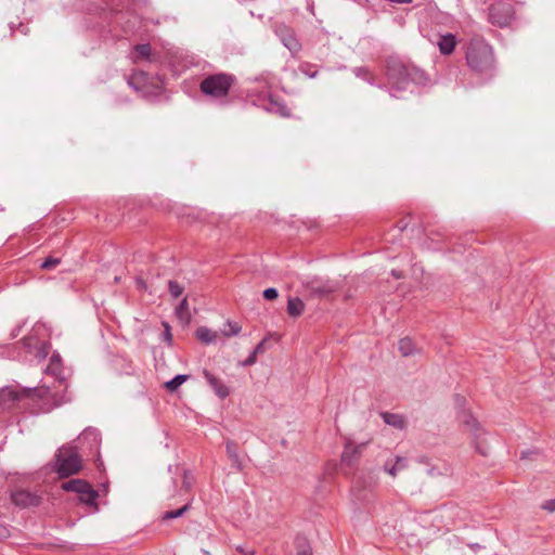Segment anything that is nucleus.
Returning a JSON list of instances; mask_svg holds the SVG:
<instances>
[{
    "label": "nucleus",
    "mask_w": 555,
    "mask_h": 555,
    "mask_svg": "<svg viewBox=\"0 0 555 555\" xmlns=\"http://www.w3.org/2000/svg\"><path fill=\"white\" fill-rule=\"evenodd\" d=\"M386 77L389 85L390 95L393 98H398L397 92L406 90L411 82L415 85H423L427 80L426 75L422 69L406 66L397 59H390L387 61Z\"/></svg>",
    "instance_id": "f257e3e1"
},
{
    "label": "nucleus",
    "mask_w": 555,
    "mask_h": 555,
    "mask_svg": "<svg viewBox=\"0 0 555 555\" xmlns=\"http://www.w3.org/2000/svg\"><path fill=\"white\" fill-rule=\"evenodd\" d=\"M466 61L473 70L487 73L494 64L492 48L480 38L472 39L467 47Z\"/></svg>",
    "instance_id": "f03ea898"
},
{
    "label": "nucleus",
    "mask_w": 555,
    "mask_h": 555,
    "mask_svg": "<svg viewBox=\"0 0 555 555\" xmlns=\"http://www.w3.org/2000/svg\"><path fill=\"white\" fill-rule=\"evenodd\" d=\"M235 77L228 73H217L206 76L199 83L201 92L211 99L221 100L228 96Z\"/></svg>",
    "instance_id": "7ed1b4c3"
},
{
    "label": "nucleus",
    "mask_w": 555,
    "mask_h": 555,
    "mask_svg": "<svg viewBox=\"0 0 555 555\" xmlns=\"http://www.w3.org/2000/svg\"><path fill=\"white\" fill-rule=\"evenodd\" d=\"M81 468V459L74 447H63L55 455V470L60 477H68Z\"/></svg>",
    "instance_id": "20e7f679"
},
{
    "label": "nucleus",
    "mask_w": 555,
    "mask_h": 555,
    "mask_svg": "<svg viewBox=\"0 0 555 555\" xmlns=\"http://www.w3.org/2000/svg\"><path fill=\"white\" fill-rule=\"evenodd\" d=\"M302 286L311 296L323 297L333 293L336 288L335 284L327 280L313 276L302 282Z\"/></svg>",
    "instance_id": "39448f33"
},
{
    "label": "nucleus",
    "mask_w": 555,
    "mask_h": 555,
    "mask_svg": "<svg viewBox=\"0 0 555 555\" xmlns=\"http://www.w3.org/2000/svg\"><path fill=\"white\" fill-rule=\"evenodd\" d=\"M274 33L282 41L283 46L287 48L292 54H296L301 49V43L296 38L294 30L285 24H275Z\"/></svg>",
    "instance_id": "423d86ee"
},
{
    "label": "nucleus",
    "mask_w": 555,
    "mask_h": 555,
    "mask_svg": "<svg viewBox=\"0 0 555 555\" xmlns=\"http://www.w3.org/2000/svg\"><path fill=\"white\" fill-rule=\"evenodd\" d=\"M461 422L467 426L475 438V449L481 455L486 456L489 453V448L483 446L482 442H478V439L482 436V429L478 423V421L469 413H463L461 416Z\"/></svg>",
    "instance_id": "0eeeda50"
},
{
    "label": "nucleus",
    "mask_w": 555,
    "mask_h": 555,
    "mask_svg": "<svg viewBox=\"0 0 555 555\" xmlns=\"http://www.w3.org/2000/svg\"><path fill=\"white\" fill-rule=\"evenodd\" d=\"M366 443H360L353 446L351 441H347L345 443V449L341 454V466L345 468H352L356 463L359 461L362 451L364 450Z\"/></svg>",
    "instance_id": "6e6552de"
},
{
    "label": "nucleus",
    "mask_w": 555,
    "mask_h": 555,
    "mask_svg": "<svg viewBox=\"0 0 555 555\" xmlns=\"http://www.w3.org/2000/svg\"><path fill=\"white\" fill-rule=\"evenodd\" d=\"M11 499L16 506L23 508L38 506L41 502V498L39 495L24 489L13 491L11 493Z\"/></svg>",
    "instance_id": "1a4fd4ad"
},
{
    "label": "nucleus",
    "mask_w": 555,
    "mask_h": 555,
    "mask_svg": "<svg viewBox=\"0 0 555 555\" xmlns=\"http://www.w3.org/2000/svg\"><path fill=\"white\" fill-rule=\"evenodd\" d=\"M408 464L409 462L406 457L395 455L384 463L383 470L391 477H396L408 468Z\"/></svg>",
    "instance_id": "9d476101"
},
{
    "label": "nucleus",
    "mask_w": 555,
    "mask_h": 555,
    "mask_svg": "<svg viewBox=\"0 0 555 555\" xmlns=\"http://www.w3.org/2000/svg\"><path fill=\"white\" fill-rule=\"evenodd\" d=\"M207 383L212 388L215 393L220 398L224 399L230 395L229 388L220 380L218 377H216L214 374H211L209 371L204 370L203 372Z\"/></svg>",
    "instance_id": "9b49d317"
},
{
    "label": "nucleus",
    "mask_w": 555,
    "mask_h": 555,
    "mask_svg": "<svg viewBox=\"0 0 555 555\" xmlns=\"http://www.w3.org/2000/svg\"><path fill=\"white\" fill-rule=\"evenodd\" d=\"M437 46L441 54L449 55L453 52L456 46V38L452 34H446L439 36Z\"/></svg>",
    "instance_id": "f8f14e48"
},
{
    "label": "nucleus",
    "mask_w": 555,
    "mask_h": 555,
    "mask_svg": "<svg viewBox=\"0 0 555 555\" xmlns=\"http://www.w3.org/2000/svg\"><path fill=\"white\" fill-rule=\"evenodd\" d=\"M78 439L80 443L87 442L90 450L96 449L101 440L100 433L95 428L83 430Z\"/></svg>",
    "instance_id": "ddd939ff"
},
{
    "label": "nucleus",
    "mask_w": 555,
    "mask_h": 555,
    "mask_svg": "<svg viewBox=\"0 0 555 555\" xmlns=\"http://www.w3.org/2000/svg\"><path fill=\"white\" fill-rule=\"evenodd\" d=\"M62 488L65 491L76 492L80 495V494H86V492L88 490H90L92 488V486L82 479H72V480L64 482L62 485Z\"/></svg>",
    "instance_id": "4468645a"
},
{
    "label": "nucleus",
    "mask_w": 555,
    "mask_h": 555,
    "mask_svg": "<svg viewBox=\"0 0 555 555\" xmlns=\"http://www.w3.org/2000/svg\"><path fill=\"white\" fill-rule=\"evenodd\" d=\"M20 399L18 393L12 388L5 387L0 389V408L9 409L14 402Z\"/></svg>",
    "instance_id": "2eb2a0df"
},
{
    "label": "nucleus",
    "mask_w": 555,
    "mask_h": 555,
    "mask_svg": "<svg viewBox=\"0 0 555 555\" xmlns=\"http://www.w3.org/2000/svg\"><path fill=\"white\" fill-rule=\"evenodd\" d=\"M266 109L282 117H287L289 115L287 106L282 101L273 96L269 98Z\"/></svg>",
    "instance_id": "dca6fc26"
},
{
    "label": "nucleus",
    "mask_w": 555,
    "mask_h": 555,
    "mask_svg": "<svg viewBox=\"0 0 555 555\" xmlns=\"http://www.w3.org/2000/svg\"><path fill=\"white\" fill-rule=\"evenodd\" d=\"M305 311V302L299 297H289L287 300V313L292 318L300 317Z\"/></svg>",
    "instance_id": "f3484780"
},
{
    "label": "nucleus",
    "mask_w": 555,
    "mask_h": 555,
    "mask_svg": "<svg viewBox=\"0 0 555 555\" xmlns=\"http://www.w3.org/2000/svg\"><path fill=\"white\" fill-rule=\"evenodd\" d=\"M380 416L387 425L393 428L403 429L405 427V420L400 414L383 412Z\"/></svg>",
    "instance_id": "a211bd4d"
},
{
    "label": "nucleus",
    "mask_w": 555,
    "mask_h": 555,
    "mask_svg": "<svg viewBox=\"0 0 555 555\" xmlns=\"http://www.w3.org/2000/svg\"><path fill=\"white\" fill-rule=\"evenodd\" d=\"M225 449L232 465L238 470L242 469V459L237 451V444L233 441H227Z\"/></svg>",
    "instance_id": "6ab92c4d"
},
{
    "label": "nucleus",
    "mask_w": 555,
    "mask_h": 555,
    "mask_svg": "<svg viewBox=\"0 0 555 555\" xmlns=\"http://www.w3.org/2000/svg\"><path fill=\"white\" fill-rule=\"evenodd\" d=\"M218 333L208 327H199L196 331V337L205 344H215L218 339Z\"/></svg>",
    "instance_id": "aec40b11"
},
{
    "label": "nucleus",
    "mask_w": 555,
    "mask_h": 555,
    "mask_svg": "<svg viewBox=\"0 0 555 555\" xmlns=\"http://www.w3.org/2000/svg\"><path fill=\"white\" fill-rule=\"evenodd\" d=\"M295 548H296L297 555H312L311 545H310L309 541L307 540V538L304 535L296 537Z\"/></svg>",
    "instance_id": "412c9836"
},
{
    "label": "nucleus",
    "mask_w": 555,
    "mask_h": 555,
    "mask_svg": "<svg viewBox=\"0 0 555 555\" xmlns=\"http://www.w3.org/2000/svg\"><path fill=\"white\" fill-rule=\"evenodd\" d=\"M398 348L403 357L412 356L416 351L414 341L409 337L400 339L398 343Z\"/></svg>",
    "instance_id": "4be33fe9"
},
{
    "label": "nucleus",
    "mask_w": 555,
    "mask_h": 555,
    "mask_svg": "<svg viewBox=\"0 0 555 555\" xmlns=\"http://www.w3.org/2000/svg\"><path fill=\"white\" fill-rule=\"evenodd\" d=\"M176 314L178 319L184 323H189L191 320V313L189 310V302L186 298H183L176 308Z\"/></svg>",
    "instance_id": "5701e85b"
},
{
    "label": "nucleus",
    "mask_w": 555,
    "mask_h": 555,
    "mask_svg": "<svg viewBox=\"0 0 555 555\" xmlns=\"http://www.w3.org/2000/svg\"><path fill=\"white\" fill-rule=\"evenodd\" d=\"M134 52L137 54V56L134 59L135 62L139 59H144V60H147L150 62L154 61V56L151 53V46L149 43L137 44L134 47Z\"/></svg>",
    "instance_id": "b1692460"
},
{
    "label": "nucleus",
    "mask_w": 555,
    "mask_h": 555,
    "mask_svg": "<svg viewBox=\"0 0 555 555\" xmlns=\"http://www.w3.org/2000/svg\"><path fill=\"white\" fill-rule=\"evenodd\" d=\"M489 20L492 24L498 25L500 27L506 26L508 24V16H501L499 14L498 8H491L489 12Z\"/></svg>",
    "instance_id": "393cba45"
},
{
    "label": "nucleus",
    "mask_w": 555,
    "mask_h": 555,
    "mask_svg": "<svg viewBox=\"0 0 555 555\" xmlns=\"http://www.w3.org/2000/svg\"><path fill=\"white\" fill-rule=\"evenodd\" d=\"M242 326L237 322L227 321L221 333L224 337H232L240 334Z\"/></svg>",
    "instance_id": "a878e982"
},
{
    "label": "nucleus",
    "mask_w": 555,
    "mask_h": 555,
    "mask_svg": "<svg viewBox=\"0 0 555 555\" xmlns=\"http://www.w3.org/2000/svg\"><path fill=\"white\" fill-rule=\"evenodd\" d=\"M188 378V375L179 374L168 380L165 386L169 391H176Z\"/></svg>",
    "instance_id": "bb28decb"
},
{
    "label": "nucleus",
    "mask_w": 555,
    "mask_h": 555,
    "mask_svg": "<svg viewBox=\"0 0 555 555\" xmlns=\"http://www.w3.org/2000/svg\"><path fill=\"white\" fill-rule=\"evenodd\" d=\"M98 495H99L98 491H95L93 488H91L90 490H88L86 492V494H80L79 500H80V502H82L87 505H90V506H94L95 509H98L96 503H95Z\"/></svg>",
    "instance_id": "cd10ccee"
},
{
    "label": "nucleus",
    "mask_w": 555,
    "mask_h": 555,
    "mask_svg": "<svg viewBox=\"0 0 555 555\" xmlns=\"http://www.w3.org/2000/svg\"><path fill=\"white\" fill-rule=\"evenodd\" d=\"M352 72L358 78L366 80L372 86L376 85L375 78L372 75H370L369 69L366 67H354Z\"/></svg>",
    "instance_id": "c85d7f7f"
},
{
    "label": "nucleus",
    "mask_w": 555,
    "mask_h": 555,
    "mask_svg": "<svg viewBox=\"0 0 555 555\" xmlns=\"http://www.w3.org/2000/svg\"><path fill=\"white\" fill-rule=\"evenodd\" d=\"M189 508H190V504H185L184 506H182L181 508H178L176 511H168L164 514L163 519L167 520V519H175V518L181 517L186 511H189Z\"/></svg>",
    "instance_id": "c756f323"
},
{
    "label": "nucleus",
    "mask_w": 555,
    "mask_h": 555,
    "mask_svg": "<svg viewBox=\"0 0 555 555\" xmlns=\"http://www.w3.org/2000/svg\"><path fill=\"white\" fill-rule=\"evenodd\" d=\"M168 288H169L170 295L173 298H178L179 296H181L184 291V287L182 285H180L177 281H172V280H170L168 282Z\"/></svg>",
    "instance_id": "7c9ffc66"
},
{
    "label": "nucleus",
    "mask_w": 555,
    "mask_h": 555,
    "mask_svg": "<svg viewBox=\"0 0 555 555\" xmlns=\"http://www.w3.org/2000/svg\"><path fill=\"white\" fill-rule=\"evenodd\" d=\"M44 372L46 374L53 375L59 380L60 384L64 382V377L62 376V365H53V369H51V364H49Z\"/></svg>",
    "instance_id": "2f4dec72"
},
{
    "label": "nucleus",
    "mask_w": 555,
    "mask_h": 555,
    "mask_svg": "<svg viewBox=\"0 0 555 555\" xmlns=\"http://www.w3.org/2000/svg\"><path fill=\"white\" fill-rule=\"evenodd\" d=\"M313 67H314V65L309 64V63H305V64L299 66V70L304 75L308 76L309 78H315L317 75H318V70L317 69L312 70Z\"/></svg>",
    "instance_id": "473e14b6"
},
{
    "label": "nucleus",
    "mask_w": 555,
    "mask_h": 555,
    "mask_svg": "<svg viewBox=\"0 0 555 555\" xmlns=\"http://www.w3.org/2000/svg\"><path fill=\"white\" fill-rule=\"evenodd\" d=\"M538 456H540L538 449H528L520 452V460H531L537 459Z\"/></svg>",
    "instance_id": "72a5a7b5"
},
{
    "label": "nucleus",
    "mask_w": 555,
    "mask_h": 555,
    "mask_svg": "<svg viewBox=\"0 0 555 555\" xmlns=\"http://www.w3.org/2000/svg\"><path fill=\"white\" fill-rule=\"evenodd\" d=\"M60 262H61V259H60V258L48 257V258H47V259L41 263V268H42V269H46V270H51V269L55 268Z\"/></svg>",
    "instance_id": "f704fd0d"
},
{
    "label": "nucleus",
    "mask_w": 555,
    "mask_h": 555,
    "mask_svg": "<svg viewBox=\"0 0 555 555\" xmlns=\"http://www.w3.org/2000/svg\"><path fill=\"white\" fill-rule=\"evenodd\" d=\"M49 345L47 343H42L40 347L37 349L36 357L38 359H44L49 353Z\"/></svg>",
    "instance_id": "c9c22d12"
},
{
    "label": "nucleus",
    "mask_w": 555,
    "mask_h": 555,
    "mask_svg": "<svg viewBox=\"0 0 555 555\" xmlns=\"http://www.w3.org/2000/svg\"><path fill=\"white\" fill-rule=\"evenodd\" d=\"M263 298L267 299V300H273L275 298H278L279 296V293H278V289L274 288V287H269L267 289L263 291Z\"/></svg>",
    "instance_id": "e433bc0d"
},
{
    "label": "nucleus",
    "mask_w": 555,
    "mask_h": 555,
    "mask_svg": "<svg viewBox=\"0 0 555 555\" xmlns=\"http://www.w3.org/2000/svg\"><path fill=\"white\" fill-rule=\"evenodd\" d=\"M541 507L551 513L555 512V499L545 501Z\"/></svg>",
    "instance_id": "4c0bfd02"
},
{
    "label": "nucleus",
    "mask_w": 555,
    "mask_h": 555,
    "mask_svg": "<svg viewBox=\"0 0 555 555\" xmlns=\"http://www.w3.org/2000/svg\"><path fill=\"white\" fill-rule=\"evenodd\" d=\"M257 361V357L255 356V353H250L243 362H242V365L243 366H250L253 364H255Z\"/></svg>",
    "instance_id": "58836bf2"
},
{
    "label": "nucleus",
    "mask_w": 555,
    "mask_h": 555,
    "mask_svg": "<svg viewBox=\"0 0 555 555\" xmlns=\"http://www.w3.org/2000/svg\"><path fill=\"white\" fill-rule=\"evenodd\" d=\"M51 364V369H53V365H56V366H60L62 365L61 363V356L59 353H53L50 358V363Z\"/></svg>",
    "instance_id": "ea45409f"
},
{
    "label": "nucleus",
    "mask_w": 555,
    "mask_h": 555,
    "mask_svg": "<svg viewBox=\"0 0 555 555\" xmlns=\"http://www.w3.org/2000/svg\"><path fill=\"white\" fill-rule=\"evenodd\" d=\"M192 480H193L192 476L188 472H185L184 476H183V487L186 490L192 487Z\"/></svg>",
    "instance_id": "a19ab883"
},
{
    "label": "nucleus",
    "mask_w": 555,
    "mask_h": 555,
    "mask_svg": "<svg viewBox=\"0 0 555 555\" xmlns=\"http://www.w3.org/2000/svg\"><path fill=\"white\" fill-rule=\"evenodd\" d=\"M264 350V340L260 341L254 349L253 353L257 357L259 353L263 352Z\"/></svg>",
    "instance_id": "79ce46f5"
},
{
    "label": "nucleus",
    "mask_w": 555,
    "mask_h": 555,
    "mask_svg": "<svg viewBox=\"0 0 555 555\" xmlns=\"http://www.w3.org/2000/svg\"><path fill=\"white\" fill-rule=\"evenodd\" d=\"M166 330H165V333H164V339L168 343H171V339H172V336H171V333H170V327L168 324L165 325Z\"/></svg>",
    "instance_id": "37998d69"
},
{
    "label": "nucleus",
    "mask_w": 555,
    "mask_h": 555,
    "mask_svg": "<svg viewBox=\"0 0 555 555\" xmlns=\"http://www.w3.org/2000/svg\"><path fill=\"white\" fill-rule=\"evenodd\" d=\"M35 391H39L40 396H47L50 392V387L41 385L38 389H35Z\"/></svg>",
    "instance_id": "c03bdc74"
},
{
    "label": "nucleus",
    "mask_w": 555,
    "mask_h": 555,
    "mask_svg": "<svg viewBox=\"0 0 555 555\" xmlns=\"http://www.w3.org/2000/svg\"><path fill=\"white\" fill-rule=\"evenodd\" d=\"M137 285H138V287H139V288H141V289H146V283H145V281H144V280H142V279H140V278H139V279H137Z\"/></svg>",
    "instance_id": "a18cd8bd"
},
{
    "label": "nucleus",
    "mask_w": 555,
    "mask_h": 555,
    "mask_svg": "<svg viewBox=\"0 0 555 555\" xmlns=\"http://www.w3.org/2000/svg\"><path fill=\"white\" fill-rule=\"evenodd\" d=\"M392 275H395L397 279H400L401 278V274L398 273L397 271L392 270Z\"/></svg>",
    "instance_id": "49530a36"
},
{
    "label": "nucleus",
    "mask_w": 555,
    "mask_h": 555,
    "mask_svg": "<svg viewBox=\"0 0 555 555\" xmlns=\"http://www.w3.org/2000/svg\"><path fill=\"white\" fill-rule=\"evenodd\" d=\"M204 554H205V555H210V553H209V552H207V551H204Z\"/></svg>",
    "instance_id": "de8ad7c7"
},
{
    "label": "nucleus",
    "mask_w": 555,
    "mask_h": 555,
    "mask_svg": "<svg viewBox=\"0 0 555 555\" xmlns=\"http://www.w3.org/2000/svg\"><path fill=\"white\" fill-rule=\"evenodd\" d=\"M245 555H254V553L253 552H248Z\"/></svg>",
    "instance_id": "09e8293b"
}]
</instances>
